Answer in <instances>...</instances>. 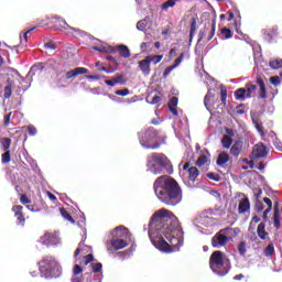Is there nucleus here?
<instances>
[{"label":"nucleus","instance_id":"4468645a","mask_svg":"<svg viewBox=\"0 0 282 282\" xmlns=\"http://www.w3.org/2000/svg\"><path fill=\"white\" fill-rule=\"evenodd\" d=\"M264 41L269 43H276V37L279 36V29L273 26L271 29H264L263 31Z\"/></svg>","mask_w":282,"mask_h":282},{"label":"nucleus","instance_id":"0e129e2a","mask_svg":"<svg viewBox=\"0 0 282 282\" xmlns=\"http://www.w3.org/2000/svg\"><path fill=\"white\" fill-rule=\"evenodd\" d=\"M149 47H151V42H143L140 45L141 52H145L147 50H149Z\"/></svg>","mask_w":282,"mask_h":282},{"label":"nucleus","instance_id":"39448f33","mask_svg":"<svg viewBox=\"0 0 282 282\" xmlns=\"http://www.w3.org/2000/svg\"><path fill=\"white\" fill-rule=\"evenodd\" d=\"M41 276L44 279H58L61 276V265L52 256H45L39 262Z\"/></svg>","mask_w":282,"mask_h":282},{"label":"nucleus","instance_id":"dca6fc26","mask_svg":"<svg viewBox=\"0 0 282 282\" xmlns=\"http://www.w3.org/2000/svg\"><path fill=\"white\" fill-rule=\"evenodd\" d=\"M105 83L108 87H116V85H127V79H124V75L117 74L111 79H106Z\"/></svg>","mask_w":282,"mask_h":282},{"label":"nucleus","instance_id":"e2e57ef3","mask_svg":"<svg viewBox=\"0 0 282 282\" xmlns=\"http://www.w3.org/2000/svg\"><path fill=\"white\" fill-rule=\"evenodd\" d=\"M116 96H129L130 91L128 90V88H124L122 90H116L115 91Z\"/></svg>","mask_w":282,"mask_h":282},{"label":"nucleus","instance_id":"f3484780","mask_svg":"<svg viewBox=\"0 0 282 282\" xmlns=\"http://www.w3.org/2000/svg\"><path fill=\"white\" fill-rule=\"evenodd\" d=\"M182 61H184V53H181V55L178 56V58L175 59L174 65L167 66L164 72H163V78H167L169 75L171 74V72H173V69H176V67H180V65H182Z\"/></svg>","mask_w":282,"mask_h":282},{"label":"nucleus","instance_id":"72a5a7b5","mask_svg":"<svg viewBox=\"0 0 282 282\" xmlns=\"http://www.w3.org/2000/svg\"><path fill=\"white\" fill-rule=\"evenodd\" d=\"M225 232H227V236L229 237L230 240H232V237H237V235H239V232H241V229L239 228H225L224 229Z\"/></svg>","mask_w":282,"mask_h":282},{"label":"nucleus","instance_id":"3c124183","mask_svg":"<svg viewBox=\"0 0 282 282\" xmlns=\"http://www.w3.org/2000/svg\"><path fill=\"white\" fill-rule=\"evenodd\" d=\"M28 131H29V135L34 137L39 133V131L36 130V127L29 124L26 127Z\"/></svg>","mask_w":282,"mask_h":282},{"label":"nucleus","instance_id":"20e7f679","mask_svg":"<svg viewBox=\"0 0 282 282\" xmlns=\"http://www.w3.org/2000/svg\"><path fill=\"white\" fill-rule=\"evenodd\" d=\"M171 169V163L169 158L162 153H152L148 156L147 172L152 173V175H162Z\"/></svg>","mask_w":282,"mask_h":282},{"label":"nucleus","instance_id":"bf43d9fd","mask_svg":"<svg viewBox=\"0 0 282 282\" xmlns=\"http://www.w3.org/2000/svg\"><path fill=\"white\" fill-rule=\"evenodd\" d=\"M83 248H85V243L79 242V247L75 250L74 257H78L79 253L82 252L83 254H85V251L83 250Z\"/></svg>","mask_w":282,"mask_h":282},{"label":"nucleus","instance_id":"423d86ee","mask_svg":"<svg viewBox=\"0 0 282 282\" xmlns=\"http://www.w3.org/2000/svg\"><path fill=\"white\" fill-rule=\"evenodd\" d=\"M209 268L218 276H226L230 272V262L224 259V252L214 251L209 258Z\"/></svg>","mask_w":282,"mask_h":282},{"label":"nucleus","instance_id":"412c9836","mask_svg":"<svg viewBox=\"0 0 282 282\" xmlns=\"http://www.w3.org/2000/svg\"><path fill=\"white\" fill-rule=\"evenodd\" d=\"M248 210H250V199H248V197L243 198L238 206V213L240 215H243L246 213H248Z\"/></svg>","mask_w":282,"mask_h":282},{"label":"nucleus","instance_id":"4d7b16f0","mask_svg":"<svg viewBox=\"0 0 282 282\" xmlns=\"http://www.w3.org/2000/svg\"><path fill=\"white\" fill-rule=\"evenodd\" d=\"M11 156H10V151H6L2 154V164H8V162H10Z\"/></svg>","mask_w":282,"mask_h":282},{"label":"nucleus","instance_id":"1a4fd4ad","mask_svg":"<svg viewBox=\"0 0 282 282\" xmlns=\"http://www.w3.org/2000/svg\"><path fill=\"white\" fill-rule=\"evenodd\" d=\"M216 28L217 20L213 19L212 23L205 24V28L199 31L198 41H205V43H208V41H213Z\"/></svg>","mask_w":282,"mask_h":282},{"label":"nucleus","instance_id":"c85d7f7f","mask_svg":"<svg viewBox=\"0 0 282 282\" xmlns=\"http://www.w3.org/2000/svg\"><path fill=\"white\" fill-rule=\"evenodd\" d=\"M230 160V155H228V153L226 152H221L219 155H218V159L216 161V164L218 166H224V164H226L228 161Z\"/></svg>","mask_w":282,"mask_h":282},{"label":"nucleus","instance_id":"b1692460","mask_svg":"<svg viewBox=\"0 0 282 282\" xmlns=\"http://www.w3.org/2000/svg\"><path fill=\"white\" fill-rule=\"evenodd\" d=\"M272 220L275 230H279V228H281V212L279 210V207H274Z\"/></svg>","mask_w":282,"mask_h":282},{"label":"nucleus","instance_id":"864d4df0","mask_svg":"<svg viewBox=\"0 0 282 282\" xmlns=\"http://www.w3.org/2000/svg\"><path fill=\"white\" fill-rule=\"evenodd\" d=\"M197 30V20L193 19L191 23L189 36L193 39V33Z\"/></svg>","mask_w":282,"mask_h":282},{"label":"nucleus","instance_id":"79ce46f5","mask_svg":"<svg viewBox=\"0 0 282 282\" xmlns=\"http://www.w3.org/2000/svg\"><path fill=\"white\" fill-rule=\"evenodd\" d=\"M177 0H167L161 6V10H169V8H175Z\"/></svg>","mask_w":282,"mask_h":282},{"label":"nucleus","instance_id":"a19ab883","mask_svg":"<svg viewBox=\"0 0 282 282\" xmlns=\"http://www.w3.org/2000/svg\"><path fill=\"white\" fill-rule=\"evenodd\" d=\"M252 91H257V85L254 84H247V98H252Z\"/></svg>","mask_w":282,"mask_h":282},{"label":"nucleus","instance_id":"cd10ccee","mask_svg":"<svg viewBox=\"0 0 282 282\" xmlns=\"http://www.w3.org/2000/svg\"><path fill=\"white\" fill-rule=\"evenodd\" d=\"M97 43H95L97 46H94L93 50L95 52H106L109 53L111 52V46L107 45V44H102V42H100L99 40H96ZM98 43H100V45H98Z\"/></svg>","mask_w":282,"mask_h":282},{"label":"nucleus","instance_id":"338daca9","mask_svg":"<svg viewBox=\"0 0 282 282\" xmlns=\"http://www.w3.org/2000/svg\"><path fill=\"white\" fill-rule=\"evenodd\" d=\"M20 202L25 206V204H30L32 200H30L26 195H21Z\"/></svg>","mask_w":282,"mask_h":282},{"label":"nucleus","instance_id":"7c9ffc66","mask_svg":"<svg viewBox=\"0 0 282 282\" xmlns=\"http://www.w3.org/2000/svg\"><path fill=\"white\" fill-rule=\"evenodd\" d=\"M188 173V177L191 182H195V180H197V177L199 176V170H197V167L192 166L187 170Z\"/></svg>","mask_w":282,"mask_h":282},{"label":"nucleus","instance_id":"393cba45","mask_svg":"<svg viewBox=\"0 0 282 282\" xmlns=\"http://www.w3.org/2000/svg\"><path fill=\"white\" fill-rule=\"evenodd\" d=\"M257 235L260 239L265 241L268 239L269 235L268 231H265V223H260L257 228Z\"/></svg>","mask_w":282,"mask_h":282},{"label":"nucleus","instance_id":"ea45409f","mask_svg":"<svg viewBox=\"0 0 282 282\" xmlns=\"http://www.w3.org/2000/svg\"><path fill=\"white\" fill-rule=\"evenodd\" d=\"M59 213L62 217L66 219V221H70V224H76L74 218H72V215H69V213L65 210V208L59 209Z\"/></svg>","mask_w":282,"mask_h":282},{"label":"nucleus","instance_id":"f8f14e48","mask_svg":"<svg viewBox=\"0 0 282 282\" xmlns=\"http://www.w3.org/2000/svg\"><path fill=\"white\" fill-rule=\"evenodd\" d=\"M45 65H47V67H52L53 69H56V61L48 59L46 63H39L33 65L30 68L29 76H34L36 72H43V69H45Z\"/></svg>","mask_w":282,"mask_h":282},{"label":"nucleus","instance_id":"09e8293b","mask_svg":"<svg viewBox=\"0 0 282 282\" xmlns=\"http://www.w3.org/2000/svg\"><path fill=\"white\" fill-rule=\"evenodd\" d=\"M269 82L271 83V85H274V87H279V85H281V78L279 76L270 77Z\"/></svg>","mask_w":282,"mask_h":282},{"label":"nucleus","instance_id":"58836bf2","mask_svg":"<svg viewBox=\"0 0 282 282\" xmlns=\"http://www.w3.org/2000/svg\"><path fill=\"white\" fill-rule=\"evenodd\" d=\"M0 142H1L2 151H9L8 149H10V144H12V140L10 138H2Z\"/></svg>","mask_w":282,"mask_h":282},{"label":"nucleus","instance_id":"69168bd1","mask_svg":"<svg viewBox=\"0 0 282 282\" xmlns=\"http://www.w3.org/2000/svg\"><path fill=\"white\" fill-rule=\"evenodd\" d=\"M178 99L177 97H172L169 102V107H177Z\"/></svg>","mask_w":282,"mask_h":282},{"label":"nucleus","instance_id":"a878e982","mask_svg":"<svg viewBox=\"0 0 282 282\" xmlns=\"http://www.w3.org/2000/svg\"><path fill=\"white\" fill-rule=\"evenodd\" d=\"M118 53L122 58H129L131 56V51L129 50V46L124 44H120L117 46Z\"/></svg>","mask_w":282,"mask_h":282},{"label":"nucleus","instance_id":"5701e85b","mask_svg":"<svg viewBox=\"0 0 282 282\" xmlns=\"http://www.w3.org/2000/svg\"><path fill=\"white\" fill-rule=\"evenodd\" d=\"M243 149V142L241 141H236L231 149H230V153L231 155H234L235 158H239V155L241 154V150Z\"/></svg>","mask_w":282,"mask_h":282},{"label":"nucleus","instance_id":"603ef678","mask_svg":"<svg viewBox=\"0 0 282 282\" xmlns=\"http://www.w3.org/2000/svg\"><path fill=\"white\" fill-rule=\"evenodd\" d=\"M93 265V272L96 274L98 272H102V263L97 262L91 264Z\"/></svg>","mask_w":282,"mask_h":282},{"label":"nucleus","instance_id":"774afa93","mask_svg":"<svg viewBox=\"0 0 282 282\" xmlns=\"http://www.w3.org/2000/svg\"><path fill=\"white\" fill-rule=\"evenodd\" d=\"M12 116V112H9L4 116V127H8L10 124V118Z\"/></svg>","mask_w":282,"mask_h":282},{"label":"nucleus","instance_id":"ddd939ff","mask_svg":"<svg viewBox=\"0 0 282 282\" xmlns=\"http://www.w3.org/2000/svg\"><path fill=\"white\" fill-rule=\"evenodd\" d=\"M268 148L263 143H258L253 147L251 158L253 160H261V158H268Z\"/></svg>","mask_w":282,"mask_h":282},{"label":"nucleus","instance_id":"9d476101","mask_svg":"<svg viewBox=\"0 0 282 282\" xmlns=\"http://www.w3.org/2000/svg\"><path fill=\"white\" fill-rule=\"evenodd\" d=\"M228 241H231L230 237L225 231V229H221L212 238V246L213 248H224Z\"/></svg>","mask_w":282,"mask_h":282},{"label":"nucleus","instance_id":"c756f323","mask_svg":"<svg viewBox=\"0 0 282 282\" xmlns=\"http://www.w3.org/2000/svg\"><path fill=\"white\" fill-rule=\"evenodd\" d=\"M149 21H151V18L147 17L143 20H140L137 23V30L140 32H147V25H149Z\"/></svg>","mask_w":282,"mask_h":282},{"label":"nucleus","instance_id":"2f4dec72","mask_svg":"<svg viewBox=\"0 0 282 282\" xmlns=\"http://www.w3.org/2000/svg\"><path fill=\"white\" fill-rule=\"evenodd\" d=\"M235 98L236 100H240V102H243L247 98L246 88H239L235 91Z\"/></svg>","mask_w":282,"mask_h":282},{"label":"nucleus","instance_id":"c03bdc74","mask_svg":"<svg viewBox=\"0 0 282 282\" xmlns=\"http://www.w3.org/2000/svg\"><path fill=\"white\" fill-rule=\"evenodd\" d=\"M238 252L241 257L246 256L247 249H246V241H241L238 245Z\"/></svg>","mask_w":282,"mask_h":282},{"label":"nucleus","instance_id":"e433bc0d","mask_svg":"<svg viewBox=\"0 0 282 282\" xmlns=\"http://www.w3.org/2000/svg\"><path fill=\"white\" fill-rule=\"evenodd\" d=\"M34 30H36V26L31 28L30 30L24 32L23 35H20L21 45H25V43H28V34H30V32H34Z\"/></svg>","mask_w":282,"mask_h":282},{"label":"nucleus","instance_id":"de8ad7c7","mask_svg":"<svg viewBox=\"0 0 282 282\" xmlns=\"http://www.w3.org/2000/svg\"><path fill=\"white\" fill-rule=\"evenodd\" d=\"M206 162H208V158L205 154H203L196 161V165L197 166H204V164H206Z\"/></svg>","mask_w":282,"mask_h":282},{"label":"nucleus","instance_id":"6e6552de","mask_svg":"<svg viewBox=\"0 0 282 282\" xmlns=\"http://www.w3.org/2000/svg\"><path fill=\"white\" fill-rule=\"evenodd\" d=\"M53 19H55V21H61L62 23L61 28H63V30H72L70 34H73L75 39H89V41H96V37L90 35L89 33L82 31L79 29L69 26V24H67L65 19L61 18L59 15H55Z\"/></svg>","mask_w":282,"mask_h":282},{"label":"nucleus","instance_id":"2eb2a0df","mask_svg":"<svg viewBox=\"0 0 282 282\" xmlns=\"http://www.w3.org/2000/svg\"><path fill=\"white\" fill-rule=\"evenodd\" d=\"M12 210L15 215L17 226H20L21 228H23V226H25V216H23V206L15 205L12 207Z\"/></svg>","mask_w":282,"mask_h":282},{"label":"nucleus","instance_id":"7ed1b4c3","mask_svg":"<svg viewBox=\"0 0 282 282\" xmlns=\"http://www.w3.org/2000/svg\"><path fill=\"white\" fill-rule=\"evenodd\" d=\"M112 239L107 245L108 252L123 250L131 241V232L124 226H118L111 231Z\"/></svg>","mask_w":282,"mask_h":282},{"label":"nucleus","instance_id":"c9c22d12","mask_svg":"<svg viewBox=\"0 0 282 282\" xmlns=\"http://www.w3.org/2000/svg\"><path fill=\"white\" fill-rule=\"evenodd\" d=\"M223 149H230L232 147V138L224 135L221 139Z\"/></svg>","mask_w":282,"mask_h":282},{"label":"nucleus","instance_id":"6e6d98bb","mask_svg":"<svg viewBox=\"0 0 282 282\" xmlns=\"http://www.w3.org/2000/svg\"><path fill=\"white\" fill-rule=\"evenodd\" d=\"M221 32H223V34H224V36H225L226 40L232 39V31H230V29L224 28V29L221 30Z\"/></svg>","mask_w":282,"mask_h":282},{"label":"nucleus","instance_id":"f03ea898","mask_svg":"<svg viewBox=\"0 0 282 282\" xmlns=\"http://www.w3.org/2000/svg\"><path fill=\"white\" fill-rule=\"evenodd\" d=\"M154 194L166 206H177V204L182 203V188H180L177 181L167 175L155 180Z\"/></svg>","mask_w":282,"mask_h":282},{"label":"nucleus","instance_id":"052dcab7","mask_svg":"<svg viewBox=\"0 0 282 282\" xmlns=\"http://www.w3.org/2000/svg\"><path fill=\"white\" fill-rule=\"evenodd\" d=\"M263 208H264L263 203L261 200L257 199L256 200V212L263 213Z\"/></svg>","mask_w":282,"mask_h":282},{"label":"nucleus","instance_id":"13d9d810","mask_svg":"<svg viewBox=\"0 0 282 282\" xmlns=\"http://www.w3.org/2000/svg\"><path fill=\"white\" fill-rule=\"evenodd\" d=\"M145 102H148L149 105H158V102H160V96L154 95L152 100H149V98H147Z\"/></svg>","mask_w":282,"mask_h":282},{"label":"nucleus","instance_id":"8fccbe9b","mask_svg":"<svg viewBox=\"0 0 282 282\" xmlns=\"http://www.w3.org/2000/svg\"><path fill=\"white\" fill-rule=\"evenodd\" d=\"M207 177L213 182H219V180H221V176H219V174L213 172L207 173Z\"/></svg>","mask_w":282,"mask_h":282},{"label":"nucleus","instance_id":"a18cd8bd","mask_svg":"<svg viewBox=\"0 0 282 282\" xmlns=\"http://www.w3.org/2000/svg\"><path fill=\"white\" fill-rule=\"evenodd\" d=\"M259 221H261V218L259 216H253L249 225V230H254V227Z\"/></svg>","mask_w":282,"mask_h":282},{"label":"nucleus","instance_id":"4c0bfd02","mask_svg":"<svg viewBox=\"0 0 282 282\" xmlns=\"http://www.w3.org/2000/svg\"><path fill=\"white\" fill-rule=\"evenodd\" d=\"M264 257H272L274 254V243H269L263 250Z\"/></svg>","mask_w":282,"mask_h":282},{"label":"nucleus","instance_id":"9b49d317","mask_svg":"<svg viewBox=\"0 0 282 282\" xmlns=\"http://www.w3.org/2000/svg\"><path fill=\"white\" fill-rule=\"evenodd\" d=\"M40 243H43V246H53L56 248L57 246H61V237H58V234H50L46 232L40 238Z\"/></svg>","mask_w":282,"mask_h":282},{"label":"nucleus","instance_id":"37998d69","mask_svg":"<svg viewBox=\"0 0 282 282\" xmlns=\"http://www.w3.org/2000/svg\"><path fill=\"white\" fill-rule=\"evenodd\" d=\"M135 248H132V250L130 251H119L117 252V257H119L120 259H127V257L131 256Z\"/></svg>","mask_w":282,"mask_h":282},{"label":"nucleus","instance_id":"49530a36","mask_svg":"<svg viewBox=\"0 0 282 282\" xmlns=\"http://www.w3.org/2000/svg\"><path fill=\"white\" fill-rule=\"evenodd\" d=\"M147 58L150 59V63H153V65H158L163 58L162 55H154V56H147Z\"/></svg>","mask_w":282,"mask_h":282},{"label":"nucleus","instance_id":"a211bd4d","mask_svg":"<svg viewBox=\"0 0 282 282\" xmlns=\"http://www.w3.org/2000/svg\"><path fill=\"white\" fill-rule=\"evenodd\" d=\"M139 69L144 76H149L151 74V59H149V57H145L144 59L140 61Z\"/></svg>","mask_w":282,"mask_h":282},{"label":"nucleus","instance_id":"f704fd0d","mask_svg":"<svg viewBox=\"0 0 282 282\" xmlns=\"http://www.w3.org/2000/svg\"><path fill=\"white\" fill-rule=\"evenodd\" d=\"M269 67H271V69H281L282 59L281 58L271 59L269 62Z\"/></svg>","mask_w":282,"mask_h":282},{"label":"nucleus","instance_id":"6ab92c4d","mask_svg":"<svg viewBox=\"0 0 282 282\" xmlns=\"http://www.w3.org/2000/svg\"><path fill=\"white\" fill-rule=\"evenodd\" d=\"M89 69L85 67H76L75 69L68 70L66 73V80H69L70 78H76V76H80V74H87Z\"/></svg>","mask_w":282,"mask_h":282},{"label":"nucleus","instance_id":"bb28decb","mask_svg":"<svg viewBox=\"0 0 282 282\" xmlns=\"http://www.w3.org/2000/svg\"><path fill=\"white\" fill-rule=\"evenodd\" d=\"M210 220V218L208 217H197L196 219H194L193 224L196 228V230H198V232H202V230H204V228H202V226H206V221ZM200 224L202 226L197 225Z\"/></svg>","mask_w":282,"mask_h":282},{"label":"nucleus","instance_id":"0eeeda50","mask_svg":"<svg viewBox=\"0 0 282 282\" xmlns=\"http://www.w3.org/2000/svg\"><path fill=\"white\" fill-rule=\"evenodd\" d=\"M155 140H158V131L153 128H149L148 130L139 132V142L142 149H160V147H162V143L156 142L154 144H151V142H155Z\"/></svg>","mask_w":282,"mask_h":282},{"label":"nucleus","instance_id":"f257e3e1","mask_svg":"<svg viewBox=\"0 0 282 282\" xmlns=\"http://www.w3.org/2000/svg\"><path fill=\"white\" fill-rule=\"evenodd\" d=\"M149 237L151 243L160 252H177L184 246V230L180 226L177 216L164 208L152 216Z\"/></svg>","mask_w":282,"mask_h":282},{"label":"nucleus","instance_id":"473e14b6","mask_svg":"<svg viewBox=\"0 0 282 282\" xmlns=\"http://www.w3.org/2000/svg\"><path fill=\"white\" fill-rule=\"evenodd\" d=\"M258 85L260 87L259 97L262 98V99L267 98L265 83H263L262 78H258Z\"/></svg>","mask_w":282,"mask_h":282},{"label":"nucleus","instance_id":"680f3d73","mask_svg":"<svg viewBox=\"0 0 282 282\" xmlns=\"http://www.w3.org/2000/svg\"><path fill=\"white\" fill-rule=\"evenodd\" d=\"M44 48L45 50H51V52H54V50H56V44L54 42H47L44 44Z\"/></svg>","mask_w":282,"mask_h":282},{"label":"nucleus","instance_id":"aec40b11","mask_svg":"<svg viewBox=\"0 0 282 282\" xmlns=\"http://www.w3.org/2000/svg\"><path fill=\"white\" fill-rule=\"evenodd\" d=\"M251 120H252V124L257 129L258 133H260L261 137L265 135V132L263 131V123L259 119V116L252 115Z\"/></svg>","mask_w":282,"mask_h":282},{"label":"nucleus","instance_id":"5fc2aeb1","mask_svg":"<svg viewBox=\"0 0 282 282\" xmlns=\"http://www.w3.org/2000/svg\"><path fill=\"white\" fill-rule=\"evenodd\" d=\"M12 96V85L4 87V98L8 99Z\"/></svg>","mask_w":282,"mask_h":282},{"label":"nucleus","instance_id":"4be33fe9","mask_svg":"<svg viewBox=\"0 0 282 282\" xmlns=\"http://www.w3.org/2000/svg\"><path fill=\"white\" fill-rule=\"evenodd\" d=\"M214 102H215V91L208 90V93L204 99V105H205L207 111H210V105H214Z\"/></svg>","mask_w":282,"mask_h":282}]
</instances>
